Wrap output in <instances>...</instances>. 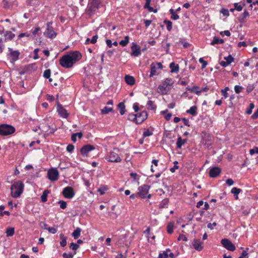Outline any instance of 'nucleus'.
<instances>
[{"label": "nucleus", "instance_id": "nucleus-1", "mask_svg": "<svg viewBox=\"0 0 258 258\" xmlns=\"http://www.w3.org/2000/svg\"><path fill=\"white\" fill-rule=\"evenodd\" d=\"M24 187V184L21 181H15L11 187L12 196L14 198L19 197L23 191Z\"/></svg>", "mask_w": 258, "mask_h": 258}, {"label": "nucleus", "instance_id": "nucleus-2", "mask_svg": "<svg viewBox=\"0 0 258 258\" xmlns=\"http://www.w3.org/2000/svg\"><path fill=\"white\" fill-rule=\"evenodd\" d=\"M174 84V81L171 78H166L158 87V92L162 95L167 94L171 87Z\"/></svg>", "mask_w": 258, "mask_h": 258}, {"label": "nucleus", "instance_id": "nucleus-3", "mask_svg": "<svg viewBox=\"0 0 258 258\" xmlns=\"http://www.w3.org/2000/svg\"><path fill=\"white\" fill-rule=\"evenodd\" d=\"M100 0H92L89 3L87 8V14L90 16L95 14L100 7Z\"/></svg>", "mask_w": 258, "mask_h": 258}, {"label": "nucleus", "instance_id": "nucleus-4", "mask_svg": "<svg viewBox=\"0 0 258 258\" xmlns=\"http://www.w3.org/2000/svg\"><path fill=\"white\" fill-rule=\"evenodd\" d=\"M15 128L11 125L2 124L0 125V135L7 136L15 133Z\"/></svg>", "mask_w": 258, "mask_h": 258}, {"label": "nucleus", "instance_id": "nucleus-5", "mask_svg": "<svg viewBox=\"0 0 258 258\" xmlns=\"http://www.w3.org/2000/svg\"><path fill=\"white\" fill-rule=\"evenodd\" d=\"M60 65L66 68H70L73 67L74 63L69 55H65L59 59Z\"/></svg>", "mask_w": 258, "mask_h": 258}, {"label": "nucleus", "instance_id": "nucleus-6", "mask_svg": "<svg viewBox=\"0 0 258 258\" xmlns=\"http://www.w3.org/2000/svg\"><path fill=\"white\" fill-rule=\"evenodd\" d=\"M52 22H48L47 23V28L46 31L44 32V35L50 38L55 37L56 34L54 32L53 28L51 26Z\"/></svg>", "mask_w": 258, "mask_h": 258}, {"label": "nucleus", "instance_id": "nucleus-7", "mask_svg": "<svg viewBox=\"0 0 258 258\" xmlns=\"http://www.w3.org/2000/svg\"><path fill=\"white\" fill-rule=\"evenodd\" d=\"M59 173L56 168H52L47 171V176L51 181H55L58 179Z\"/></svg>", "mask_w": 258, "mask_h": 258}, {"label": "nucleus", "instance_id": "nucleus-8", "mask_svg": "<svg viewBox=\"0 0 258 258\" xmlns=\"http://www.w3.org/2000/svg\"><path fill=\"white\" fill-rule=\"evenodd\" d=\"M162 64L161 62H157L156 63H152L151 64V71L150 77H152L154 76L157 75L158 74L157 70H161L162 69Z\"/></svg>", "mask_w": 258, "mask_h": 258}, {"label": "nucleus", "instance_id": "nucleus-9", "mask_svg": "<svg viewBox=\"0 0 258 258\" xmlns=\"http://www.w3.org/2000/svg\"><path fill=\"white\" fill-rule=\"evenodd\" d=\"M221 243L223 247L228 250L233 251L235 249V246L228 239L224 238L222 239Z\"/></svg>", "mask_w": 258, "mask_h": 258}, {"label": "nucleus", "instance_id": "nucleus-10", "mask_svg": "<svg viewBox=\"0 0 258 258\" xmlns=\"http://www.w3.org/2000/svg\"><path fill=\"white\" fill-rule=\"evenodd\" d=\"M8 49L9 52L7 54L8 56L10 57L13 61L17 60L20 54V52L18 50H14L10 47H9Z\"/></svg>", "mask_w": 258, "mask_h": 258}, {"label": "nucleus", "instance_id": "nucleus-11", "mask_svg": "<svg viewBox=\"0 0 258 258\" xmlns=\"http://www.w3.org/2000/svg\"><path fill=\"white\" fill-rule=\"evenodd\" d=\"M63 196L67 199H72L75 195L73 188L71 186H67L65 187L62 190Z\"/></svg>", "mask_w": 258, "mask_h": 258}, {"label": "nucleus", "instance_id": "nucleus-12", "mask_svg": "<svg viewBox=\"0 0 258 258\" xmlns=\"http://www.w3.org/2000/svg\"><path fill=\"white\" fill-rule=\"evenodd\" d=\"M150 188V186L147 184H144L143 186H140L138 188L139 196L142 198H145L146 195L148 193Z\"/></svg>", "mask_w": 258, "mask_h": 258}, {"label": "nucleus", "instance_id": "nucleus-13", "mask_svg": "<svg viewBox=\"0 0 258 258\" xmlns=\"http://www.w3.org/2000/svg\"><path fill=\"white\" fill-rule=\"evenodd\" d=\"M107 159L108 161L111 162H120L121 161L118 155L113 151L110 152Z\"/></svg>", "mask_w": 258, "mask_h": 258}, {"label": "nucleus", "instance_id": "nucleus-14", "mask_svg": "<svg viewBox=\"0 0 258 258\" xmlns=\"http://www.w3.org/2000/svg\"><path fill=\"white\" fill-rule=\"evenodd\" d=\"M95 149V147L90 144L86 145L82 147L80 152L83 156H87L89 152Z\"/></svg>", "mask_w": 258, "mask_h": 258}, {"label": "nucleus", "instance_id": "nucleus-15", "mask_svg": "<svg viewBox=\"0 0 258 258\" xmlns=\"http://www.w3.org/2000/svg\"><path fill=\"white\" fill-rule=\"evenodd\" d=\"M57 111L60 116L62 118H67L69 115L67 110L58 102L57 105Z\"/></svg>", "mask_w": 258, "mask_h": 258}, {"label": "nucleus", "instance_id": "nucleus-16", "mask_svg": "<svg viewBox=\"0 0 258 258\" xmlns=\"http://www.w3.org/2000/svg\"><path fill=\"white\" fill-rule=\"evenodd\" d=\"M148 114L146 111H143L136 114V123L140 124L147 119Z\"/></svg>", "mask_w": 258, "mask_h": 258}, {"label": "nucleus", "instance_id": "nucleus-17", "mask_svg": "<svg viewBox=\"0 0 258 258\" xmlns=\"http://www.w3.org/2000/svg\"><path fill=\"white\" fill-rule=\"evenodd\" d=\"M132 53L131 55L135 56H138L141 53V47L135 43H133L131 47Z\"/></svg>", "mask_w": 258, "mask_h": 258}, {"label": "nucleus", "instance_id": "nucleus-18", "mask_svg": "<svg viewBox=\"0 0 258 258\" xmlns=\"http://www.w3.org/2000/svg\"><path fill=\"white\" fill-rule=\"evenodd\" d=\"M71 57V58L72 59V62L74 63L76 61L79 60L81 57L82 55L79 51H74L68 54Z\"/></svg>", "mask_w": 258, "mask_h": 258}, {"label": "nucleus", "instance_id": "nucleus-19", "mask_svg": "<svg viewBox=\"0 0 258 258\" xmlns=\"http://www.w3.org/2000/svg\"><path fill=\"white\" fill-rule=\"evenodd\" d=\"M221 169L218 167H212L209 171V175L211 177H216L221 173Z\"/></svg>", "mask_w": 258, "mask_h": 258}, {"label": "nucleus", "instance_id": "nucleus-20", "mask_svg": "<svg viewBox=\"0 0 258 258\" xmlns=\"http://www.w3.org/2000/svg\"><path fill=\"white\" fill-rule=\"evenodd\" d=\"M192 245L195 249L198 251H201L203 248V247L202 246V242L199 239H194L192 242Z\"/></svg>", "mask_w": 258, "mask_h": 258}, {"label": "nucleus", "instance_id": "nucleus-21", "mask_svg": "<svg viewBox=\"0 0 258 258\" xmlns=\"http://www.w3.org/2000/svg\"><path fill=\"white\" fill-rule=\"evenodd\" d=\"M124 79L126 83L129 85H133L135 83V78L130 75H125Z\"/></svg>", "mask_w": 258, "mask_h": 258}, {"label": "nucleus", "instance_id": "nucleus-22", "mask_svg": "<svg viewBox=\"0 0 258 258\" xmlns=\"http://www.w3.org/2000/svg\"><path fill=\"white\" fill-rule=\"evenodd\" d=\"M16 0H3L2 5L4 8H9Z\"/></svg>", "mask_w": 258, "mask_h": 258}, {"label": "nucleus", "instance_id": "nucleus-23", "mask_svg": "<svg viewBox=\"0 0 258 258\" xmlns=\"http://www.w3.org/2000/svg\"><path fill=\"white\" fill-rule=\"evenodd\" d=\"M186 142H187L186 139L182 140L181 137H179L178 138L177 142H176L177 148H178V149L181 148V146L183 145H184L185 143H186Z\"/></svg>", "mask_w": 258, "mask_h": 258}, {"label": "nucleus", "instance_id": "nucleus-24", "mask_svg": "<svg viewBox=\"0 0 258 258\" xmlns=\"http://www.w3.org/2000/svg\"><path fill=\"white\" fill-rule=\"evenodd\" d=\"M249 16V13L247 11L244 12L238 17V20L240 23H243L245 19Z\"/></svg>", "mask_w": 258, "mask_h": 258}, {"label": "nucleus", "instance_id": "nucleus-25", "mask_svg": "<svg viewBox=\"0 0 258 258\" xmlns=\"http://www.w3.org/2000/svg\"><path fill=\"white\" fill-rule=\"evenodd\" d=\"M169 67L171 69V73H177L179 71V66L177 64H175L174 62L170 64Z\"/></svg>", "mask_w": 258, "mask_h": 258}, {"label": "nucleus", "instance_id": "nucleus-26", "mask_svg": "<svg viewBox=\"0 0 258 258\" xmlns=\"http://www.w3.org/2000/svg\"><path fill=\"white\" fill-rule=\"evenodd\" d=\"M224 40L219 39L218 37L215 36L214 37L212 41L211 42L212 45H214L216 44H222L224 43Z\"/></svg>", "mask_w": 258, "mask_h": 258}, {"label": "nucleus", "instance_id": "nucleus-27", "mask_svg": "<svg viewBox=\"0 0 258 258\" xmlns=\"http://www.w3.org/2000/svg\"><path fill=\"white\" fill-rule=\"evenodd\" d=\"M81 231L82 229L80 228L77 227L73 232L72 235L75 239H77L80 236Z\"/></svg>", "mask_w": 258, "mask_h": 258}, {"label": "nucleus", "instance_id": "nucleus-28", "mask_svg": "<svg viewBox=\"0 0 258 258\" xmlns=\"http://www.w3.org/2000/svg\"><path fill=\"white\" fill-rule=\"evenodd\" d=\"M197 107L196 106H193L190 108L189 109L186 111V112L192 115H196L197 113Z\"/></svg>", "mask_w": 258, "mask_h": 258}, {"label": "nucleus", "instance_id": "nucleus-29", "mask_svg": "<svg viewBox=\"0 0 258 258\" xmlns=\"http://www.w3.org/2000/svg\"><path fill=\"white\" fill-rule=\"evenodd\" d=\"M78 137L79 139H81L83 137V134L81 132L73 134L72 135L71 139L74 142H75L77 141V138Z\"/></svg>", "mask_w": 258, "mask_h": 258}, {"label": "nucleus", "instance_id": "nucleus-30", "mask_svg": "<svg viewBox=\"0 0 258 258\" xmlns=\"http://www.w3.org/2000/svg\"><path fill=\"white\" fill-rule=\"evenodd\" d=\"M118 107L119 109V112L121 115H123L125 112V105L123 102H120L118 104Z\"/></svg>", "mask_w": 258, "mask_h": 258}, {"label": "nucleus", "instance_id": "nucleus-31", "mask_svg": "<svg viewBox=\"0 0 258 258\" xmlns=\"http://www.w3.org/2000/svg\"><path fill=\"white\" fill-rule=\"evenodd\" d=\"M169 203V200L168 199H164L162 201L161 203L159 205V207L160 209H162L167 207Z\"/></svg>", "mask_w": 258, "mask_h": 258}, {"label": "nucleus", "instance_id": "nucleus-32", "mask_svg": "<svg viewBox=\"0 0 258 258\" xmlns=\"http://www.w3.org/2000/svg\"><path fill=\"white\" fill-rule=\"evenodd\" d=\"M15 232V229L13 227H9L6 229V233L7 236H12Z\"/></svg>", "mask_w": 258, "mask_h": 258}, {"label": "nucleus", "instance_id": "nucleus-33", "mask_svg": "<svg viewBox=\"0 0 258 258\" xmlns=\"http://www.w3.org/2000/svg\"><path fill=\"white\" fill-rule=\"evenodd\" d=\"M49 193V191L48 190H44L42 195L41 196V200L42 202L44 203L47 201V197Z\"/></svg>", "mask_w": 258, "mask_h": 258}, {"label": "nucleus", "instance_id": "nucleus-34", "mask_svg": "<svg viewBox=\"0 0 258 258\" xmlns=\"http://www.w3.org/2000/svg\"><path fill=\"white\" fill-rule=\"evenodd\" d=\"M112 111H113L112 107H109L105 106L101 110V112L102 114H107L109 112H111Z\"/></svg>", "mask_w": 258, "mask_h": 258}, {"label": "nucleus", "instance_id": "nucleus-35", "mask_svg": "<svg viewBox=\"0 0 258 258\" xmlns=\"http://www.w3.org/2000/svg\"><path fill=\"white\" fill-rule=\"evenodd\" d=\"M6 39L12 40L14 37L15 34L11 31H7L5 34Z\"/></svg>", "mask_w": 258, "mask_h": 258}, {"label": "nucleus", "instance_id": "nucleus-36", "mask_svg": "<svg viewBox=\"0 0 258 258\" xmlns=\"http://www.w3.org/2000/svg\"><path fill=\"white\" fill-rule=\"evenodd\" d=\"M174 223H169L167 226V230L169 234H171L173 231Z\"/></svg>", "mask_w": 258, "mask_h": 258}, {"label": "nucleus", "instance_id": "nucleus-37", "mask_svg": "<svg viewBox=\"0 0 258 258\" xmlns=\"http://www.w3.org/2000/svg\"><path fill=\"white\" fill-rule=\"evenodd\" d=\"M254 107V104L253 103H250L249 107L245 110V113L247 114H251L252 109Z\"/></svg>", "mask_w": 258, "mask_h": 258}, {"label": "nucleus", "instance_id": "nucleus-38", "mask_svg": "<svg viewBox=\"0 0 258 258\" xmlns=\"http://www.w3.org/2000/svg\"><path fill=\"white\" fill-rule=\"evenodd\" d=\"M28 4L32 6L37 7L39 5V0H28Z\"/></svg>", "mask_w": 258, "mask_h": 258}, {"label": "nucleus", "instance_id": "nucleus-39", "mask_svg": "<svg viewBox=\"0 0 258 258\" xmlns=\"http://www.w3.org/2000/svg\"><path fill=\"white\" fill-rule=\"evenodd\" d=\"M128 42H129V36H126L124 37V40H121L119 42V44H120V45H121L122 46H125L128 44Z\"/></svg>", "mask_w": 258, "mask_h": 258}, {"label": "nucleus", "instance_id": "nucleus-40", "mask_svg": "<svg viewBox=\"0 0 258 258\" xmlns=\"http://www.w3.org/2000/svg\"><path fill=\"white\" fill-rule=\"evenodd\" d=\"M164 23L167 25V29L170 31L172 28V23L170 21L165 20L164 21Z\"/></svg>", "mask_w": 258, "mask_h": 258}, {"label": "nucleus", "instance_id": "nucleus-41", "mask_svg": "<svg viewBox=\"0 0 258 258\" xmlns=\"http://www.w3.org/2000/svg\"><path fill=\"white\" fill-rule=\"evenodd\" d=\"M147 105L148 106V108H150L151 110H155L156 108V105H155L154 102L151 100H149L147 102Z\"/></svg>", "mask_w": 258, "mask_h": 258}, {"label": "nucleus", "instance_id": "nucleus-42", "mask_svg": "<svg viewBox=\"0 0 258 258\" xmlns=\"http://www.w3.org/2000/svg\"><path fill=\"white\" fill-rule=\"evenodd\" d=\"M199 87L197 86H194L192 88L188 86L186 88V89L191 92H194L196 93V91H198Z\"/></svg>", "mask_w": 258, "mask_h": 258}, {"label": "nucleus", "instance_id": "nucleus-43", "mask_svg": "<svg viewBox=\"0 0 258 258\" xmlns=\"http://www.w3.org/2000/svg\"><path fill=\"white\" fill-rule=\"evenodd\" d=\"M231 191V193L234 195H237L241 191V190L239 188L234 187L232 188Z\"/></svg>", "mask_w": 258, "mask_h": 258}, {"label": "nucleus", "instance_id": "nucleus-44", "mask_svg": "<svg viewBox=\"0 0 258 258\" xmlns=\"http://www.w3.org/2000/svg\"><path fill=\"white\" fill-rule=\"evenodd\" d=\"M255 88L254 84H249L246 87V91L248 93H250Z\"/></svg>", "mask_w": 258, "mask_h": 258}, {"label": "nucleus", "instance_id": "nucleus-45", "mask_svg": "<svg viewBox=\"0 0 258 258\" xmlns=\"http://www.w3.org/2000/svg\"><path fill=\"white\" fill-rule=\"evenodd\" d=\"M58 204H59L60 208L62 209H65L67 208V204L66 202L64 201H59L58 202Z\"/></svg>", "mask_w": 258, "mask_h": 258}, {"label": "nucleus", "instance_id": "nucleus-46", "mask_svg": "<svg viewBox=\"0 0 258 258\" xmlns=\"http://www.w3.org/2000/svg\"><path fill=\"white\" fill-rule=\"evenodd\" d=\"M51 71L49 69L46 70L43 73V77L45 78H49L50 77Z\"/></svg>", "mask_w": 258, "mask_h": 258}, {"label": "nucleus", "instance_id": "nucleus-47", "mask_svg": "<svg viewBox=\"0 0 258 258\" xmlns=\"http://www.w3.org/2000/svg\"><path fill=\"white\" fill-rule=\"evenodd\" d=\"M224 59L228 63V64H229L231 62L233 61L234 58L231 55H229L228 56L225 57Z\"/></svg>", "mask_w": 258, "mask_h": 258}, {"label": "nucleus", "instance_id": "nucleus-48", "mask_svg": "<svg viewBox=\"0 0 258 258\" xmlns=\"http://www.w3.org/2000/svg\"><path fill=\"white\" fill-rule=\"evenodd\" d=\"M220 13H222L224 16L228 17L229 15V11L227 9H222L220 10Z\"/></svg>", "mask_w": 258, "mask_h": 258}, {"label": "nucleus", "instance_id": "nucleus-49", "mask_svg": "<svg viewBox=\"0 0 258 258\" xmlns=\"http://www.w3.org/2000/svg\"><path fill=\"white\" fill-rule=\"evenodd\" d=\"M79 247V245L78 244L75 243L74 242H72L71 243V245H70L71 249L75 250H77V249H78Z\"/></svg>", "mask_w": 258, "mask_h": 258}, {"label": "nucleus", "instance_id": "nucleus-50", "mask_svg": "<svg viewBox=\"0 0 258 258\" xmlns=\"http://www.w3.org/2000/svg\"><path fill=\"white\" fill-rule=\"evenodd\" d=\"M229 90L228 87H226L224 90H222L221 91L222 95L225 98H226L228 97V93H227V91Z\"/></svg>", "mask_w": 258, "mask_h": 258}, {"label": "nucleus", "instance_id": "nucleus-51", "mask_svg": "<svg viewBox=\"0 0 258 258\" xmlns=\"http://www.w3.org/2000/svg\"><path fill=\"white\" fill-rule=\"evenodd\" d=\"M75 147L72 144H69L67 147V151L70 153H72L74 150Z\"/></svg>", "mask_w": 258, "mask_h": 258}, {"label": "nucleus", "instance_id": "nucleus-52", "mask_svg": "<svg viewBox=\"0 0 258 258\" xmlns=\"http://www.w3.org/2000/svg\"><path fill=\"white\" fill-rule=\"evenodd\" d=\"M199 62L201 63H202V68L204 69L206 68V66L207 65L208 63L206 61H205L203 59V58H200L199 59Z\"/></svg>", "mask_w": 258, "mask_h": 258}, {"label": "nucleus", "instance_id": "nucleus-53", "mask_svg": "<svg viewBox=\"0 0 258 258\" xmlns=\"http://www.w3.org/2000/svg\"><path fill=\"white\" fill-rule=\"evenodd\" d=\"M235 10H236L238 12H240L242 11L243 7L241 5H238L237 3H235L234 4Z\"/></svg>", "mask_w": 258, "mask_h": 258}, {"label": "nucleus", "instance_id": "nucleus-54", "mask_svg": "<svg viewBox=\"0 0 258 258\" xmlns=\"http://www.w3.org/2000/svg\"><path fill=\"white\" fill-rule=\"evenodd\" d=\"M168 255L167 251H163V253L159 254L158 258H168Z\"/></svg>", "mask_w": 258, "mask_h": 258}, {"label": "nucleus", "instance_id": "nucleus-55", "mask_svg": "<svg viewBox=\"0 0 258 258\" xmlns=\"http://www.w3.org/2000/svg\"><path fill=\"white\" fill-rule=\"evenodd\" d=\"M128 119L135 121L136 122V114H130L128 116Z\"/></svg>", "mask_w": 258, "mask_h": 258}, {"label": "nucleus", "instance_id": "nucleus-56", "mask_svg": "<svg viewBox=\"0 0 258 258\" xmlns=\"http://www.w3.org/2000/svg\"><path fill=\"white\" fill-rule=\"evenodd\" d=\"M152 135V133L149 130H146L143 133V137L144 138L150 136Z\"/></svg>", "mask_w": 258, "mask_h": 258}, {"label": "nucleus", "instance_id": "nucleus-57", "mask_svg": "<svg viewBox=\"0 0 258 258\" xmlns=\"http://www.w3.org/2000/svg\"><path fill=\"white\" fill-rule=\"evenodd\" d=\"M39 225L40 226L44 229H46V230H47L48 227V225L47 224H46L45 223H44V222H40L39 223Z\"/></svg>", "mask_w": 258, "mask_h": 258}, {"label": "nucleus", "instance_id": "nucleus-58", "mask_svg": "<svg viewBox=\"0 0 258 258\" xmlns=\"http://www.w3.org/2000/svg\"><path fill=\"white\" fill-rule=\"evenodd\" d=\"M47 230L49 233L54 234L57 232V229L54 227H49L47 229Z\"/></svg>", "mask_w": 258, "mask_h": 258}, {"label": "nucleus", "instance_id": "nucleus-59", "mask_svg": "<svg viewBox=\"0 0 258 258\" xmlns=\"http://www.w3.org/2000/svg\"><path fill=\"white\" fill-rule=\"evenodd\" d=\"M254 153L258 154V148L257 147H255V148L251 149L249 150V154L250 155H253Z\"/></svg>", "mask_w": 258, "mask_h": 258}, {"label": "nucleus", "instance_id": "nucleus-60", "mask_svg": "<svg viewBox=\"0 0 258 258\" xmlns=\"http://www.w3.org/2000/svg\"><path fill=\"white\" fill-rule=\"evenodd\" d=\"M208 90V88H207V87H205V88H202L201 90H199V91H196V94L197 95H200L201 94V93L202 92H204V91H207V90Z\"/></svg>", "mask_w": 258, "mask_h": 258}, {"label": "nucleus", "instance_id": "nucleus-61", "mask_svg": "<svg viewBox=\"0 0 258 258\" xmlns=\"http://www.w3.org/2000/svg\"><path fill=\"white\" fill-rule=\"evenodd\" d=\"M242 88L241 86L236 85L234 87V90L236 93H239L241 92V89Z\"/></svg>", "mask_w": 258, "mask_h": 258}, {"label": "nucleus", "instance_id": "nucleus-62", "mask_svg": "<svg viewBox=\"0 0 258 258\" xmlns=\"http://www.w3.org/2000/svg\"><path fill=\"white\" fill-rule=\"evenodd\" d=\"M74 255L70 253L69 254H67V253H63L62 254V257L63 258H73Z\"/></svg>", "mask_w": 258, "mask_h": 258}, {"label": "nucleus", "instance_id": "nucleus-63", "mask_svg": "<svg viewBox=\"0 0 258 258\" xmlns=\"http://www.w3.org/2000/svg\"><path fill=\"white\" fill-rule=\"evenodd\" d=\"M226 183L228 185L231 186L233 184L234 181L231 178H228L226 180Z\"/></svg>", "mask_w": 258, "mask_h": 258}, {"label": "nucleus", "instance_id": "nucleus-64", "mask_svg": "<svg viewBox=\"0 0 258 258\" xmlns=\"http://www.w3.org/2000/svg\"><path fill=\"white\" fill-rule=\"evenodd\" d=\"M97 38H98V36L97 35L94 36L92 38V39H91V40L90 41V42L91 43H92V44H95L96 42V41H97Z\"/></svg>", "mask_w": 258, "mask_h": 258}]
</instances>
